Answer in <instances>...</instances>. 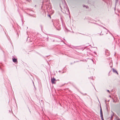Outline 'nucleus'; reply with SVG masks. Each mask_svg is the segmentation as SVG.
Returning <instances> with one entry per match:
<instances>
[{
    "label": "nucleus",
    "mask_w": 120,
    "mask_h": 120,
    "mask_svg": "<svg viewBox=\"0 0 120 120\" xmlns=\"http://www.w3.org/2000/svg\"><path fill=\"white\" fill-rule=\"evenodd\" d=\"M48 15L50 18H51L50 16L49 15Z\"/></svg>",
    "instance_id": "8"
},
{
    "label": "nucleus",
    "mask_w": 120,
    "mask_h": 120,
    "mask_svg": "<svg viewBox=\"0 0 120 120\" xmlns=\"http://www.w3.org/2000/svg\"><path fill=\"white\" fill-rule=\"evenodd\" d=\"M100 115L103 114L101 106L100 107Z\"/></svg>",
    "instance_id": "4"
},
{
    "label": "nucleus",
    "mask_w": 120,
    "mask_h": 120,
    "mask_svg": "<svg viewBox=\"0 0 120 120\" xmlns=\"http://www.w3.org/2000/svg\"><path fill=\"white\" fill-rule=\"evenodd\" d=\"M112 70L113 72L117 74V75L118 74L117 71L116 69L114 68H112Z\"/></svg>",
    "instance_id": "2"
},
{
    "label": "nucleus",
    "mask_w": 120,
    "mask_h": 120,
    "mask_svg": "<svg viewBox=\"0 0 120 120\" xmlns=\"http://www.w3.org/2000/svg\"><path fill=\"white\" fill-rule=\"evenodd\" d=\"M67 10H68V11H69V10L68 9H67Z\"/></svg>",
    "instance_id": "10"
},
{
    "label": "nucleus",
    "mask_w": 120,
    "mask_h": 120,
    "mask_svg": "<svg viewBox=\"0 0 120 120\" xmlns=\"http://www.w3.org/2000/svg\"><path fill=\"white\" fill-rule=\"evenodd\" d=\"M13 61L14 62H17V59L15 58L12 59Z\"/></svg>",
    "instance_id": "3"
},
{
    "label": "nucleus",
    "mask_w": 120,
    "mask_h": 120,
    "mask_svg": "<svg viewBox=\"0 0 120 120\" xmlns=\"http://www.w3.org/2000/svg\"><path fill=\"white\" fill-rule=\"evenodd\" d=\"M116 0V2H117V1H118V0Z\"/></svg>",
    "instance_id": "9"
},
{
    "label": "nucleus",
    "mask_w": 120,
    "mask_h": 120,
    "mask_svg": "<svg viewBox=\"0 0 120 120\" xmlns=\"http://www.w3.org/2000/svg\"><path fill=\"white\" fill-rule=\"evenodd\" d=\"M100 116L102 120H104L103 117V114L100 115Z\"/></svg>",
    "instance_id": "5"
},
{
    "label": "nucleus",
    "mask_w": 120,
    "mask_h": 120,
    "mask_svg": "<svg viewBox=\"0 0 120 120\" xmlns=\"http://www.w3.org/2000/svg\"><path fill=\"white\" fill-rule=\"evenodd\" d=\"M103 28H105V29L107 30V31H109V30H107L106 29H105V27H103Z\"/></svg>",
    "instance_id": "6"
},
{
    "label": "nucleus",
    "mask_w": 120,
    "mask_h": 120,
    "mask_svg": "<svg viewBox=\"0 0 120 120\" xmlns=\"http://www.w3.org/2000/svg\"><path fill=\"white\" fill-rule=\"evenodd\" d=\"M51 81L52 83V84H55V81H56L55 79L54 78H53L51 79Z\"/></svg>",
    "instance_id": "1"
},
{
    "label": "nucleus",
    "mask_w": 120,
    "mask_h": 120,
    "mask_svg": "<svg viewBox=\"0 0 120 120\" xmlns=\"http://www.w3.org/2000/svg\"><path fill=\"white\" fill-rule=\"evenodd\" d=\"M107 91H108V92H109V90H107Z\"/></svg>",
    "instance_id": "7"
}]
</instances>
